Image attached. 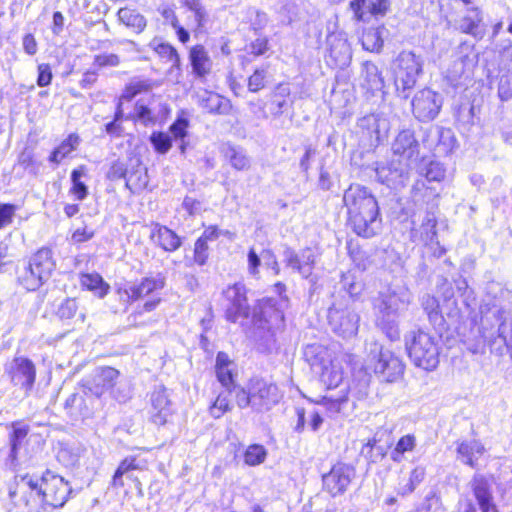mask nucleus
Instances as JSON below:
<instances>
[{
	"label": "nucleus",
	"instance_id": "1",
	"mask_svg": "<svg viewBox=\"0 0 512 512\" xmlns=\"http://www.w3.org/2000/svg\"><path fill=\"white\" fill-rule=\"evenodd\" d=\"M72 488L60 475L46 470L41 476L25 474L16 478V487L9 497L16 506L30 512H45L63 507Z\"/></svg>",
	"mask_w": 512,
	"mask_h": 512
},
{
	"label": "nucleus",
	"instance_id": "2",
	"mask_svg": "<svg viewBox=\"0 0 512 512\" xmlns=\"http://www.w3.org/2000/svg\"><path fill=\"white\" fill-rule=\"evenodd\" d=\"M343 203L348 223L358 236L371 238L378 233L381 223L378 202L366 187L350 185L344 192Z\"/></svg>",
	"mask_w": 512,
	"mask_h": 512
},
{
	"label": "nucleus",
	"instance_id": "3",
	"mask_svg": "<svg viewBox=\"0 0 512 512\" xmlns=\"http://www.w3.org/2000/svg\"><path fill=\"white\" fill-rule=\"evenodd\" d=\"M409 289L402 285L389 286L379 293L374 307L377 311L376 324L390 340L399 338L397 318L411 303Z\"/></svg>",
	"mask_w": 512,
	"mask_h": 512
},
{
	"label": "nucleus",
	"instance_id": "4",
	"mask_svg": "<svg viewBox=\"0 0 512 512\" xmlns=\"http://www.w3.org/2000/svg\"><path fill=\"white\" fill-rule=\"evenodd\" d=\"M405 346L413 364L426 371H433L439 364L440 340L423 331H410L405 335Z\"/></svg>",
	"mask_w": 512,
	"mask_h": 512
},
{
	"label": "nucleus",
	"instance_id": "5",
	"mask_svg": "<svg viewBox=\"0 0 512 512\" xmlns=\"http://www.w3.org/2000/svg\"><path fill=\"white\" fill-rule=\"evenodd\" d=\"M305 357L327 389L338 388L343 381V369L337 358H332L322 345L313 344L305 348Z\"/></svg>",
	"mask_w": 512,
	"mask_h": 512
},
{
	"label": "nucleus",
	"instance_id": "6",
	"mask_svg": "<svg viewBox=\"0 0 512 512\" xmlns=\"http://www.w3.org/2000/svg\"><path fill=\"white\" fill-rule=\"evenodd\" d=\"M366 364L382 381L389 383L398 381L405 370V365L398 356L376 342L370 345Z\"/></svg>",
	"mask_w": 512,
	"mask_h": 512
},
{
	"label": "nucleus",
	"instance_id": "7",
	"mask_svg": "<svg viewBox=\"0 0 512 512\" xmlns=\"http://www.w3.org/2000/svg\"><path fill=\"white\" fill-rule=\"evenodd\" d=\"M423 65V58L412 51H402L395 59L394 81L397 91L404 93V98L408 96L406 91L416 85L419 76L423 73Z\"/></svg>",
	"mask_w": 512,
	"mask_h": 512
},
{
	"label": "nucleus",
	"instance_id": "8",
	"mask_svg": "<svg viewBox=\"0 0 512 512\" xmlns=\"http://www.w3.org/2000/svg\"><path fill=\"white\" fill-rule=\"evenodd\" d=\"M411 105L415 118L422 122H428L439 114L443 105V97L429 88H424L416 92Z\"/></svg>",
	"mask_w": 512,
	"mask_h": 512
},
{
	"label": "nucleus",
	"instance_id": "9",
	"mask_svg": "<svg viewBox=\"0 0 512 512\" xmlns=\"http://www.w3.org/2000/svg\"><path fill=\"white\" fill-rule=\"evenodd\" d=\"M283 397L274 383L263 379L252 380V410L258 413L271 410Z\"/></svg>",
	"mask_w": 512,
	"mask_h": 512
},
{
	"label": "nucleus",
	"instance_id": "10",
	"mask_svg": "<svg viewBox=\"0 0 512 512\" xmlns=\"http://www.w3.org/2000/svg\"><path fill=\"white\" fill-rule=\"evenodd\" d=\"M359 315L350 308L333 305L328 310V322L332 330L343 338L357 334Z\"/></svg>",
	"mask_w": 512,
	"mask_h": 512
},
{
	"label": "nucleus",
	"instance_id": "11",
	"mask_svg": "<svg viewBox=\"0 0 512 512\" xmlns=\"http://www.w3.org/2000/svg\"><path fill=\"white\" fill-rule=\"evenodd\" d=\"M355 477V469L344 463L334 465L331 470L323 475V489L331 496L342 495L348 489Z\"/></svg>",
	"mask_w": 512,
	"mask_h": 512
},
{
	"label": "nucleus",
	"instance_id": "12",
	"mask_svg": "<svg viewBox=\"0 0 512 512\" xmlns=\"http://www.w3.org/2000/svg\"><path fill=\"white\" fill-rule=\"evenodd\" d=\"M165 286V279L161 275L154 277H145L138 284H129L124 288L117 290L121 301L127 305L130 302L137 301L148 295L153 294L156 291L162 290Z\"/></svg>",
	"mask_w": 512,
	"mask_h": 512
},
{
	"label": "nucleus",
	"instance_id": "13",
	"mask_svg": "<svg viewBox=\"0 0 512 512\" xmlns=\"http://www.w3.org/2000/svg\"><path fill=\"white\" fill-rule=\"evenodd\" d=\"M225 297L230 302L226 308V319L232 323L249 316L250 307L246 297V288L241 283L229 286L225 291Z\"/></svg>",
	"mask_w": 512,
	"mask_h": 512
},
{
	"label": "nucleus",
	"instance_id": "14",
	"mask_svg": "<svg viewBox=\"0 0 512 512\" xmlns=\"http://www.w3.org/2000/svg\"><path fill=\"white\" fill-rule=\"evenodd\" d=\"M11 382L25 391L32 389L36 379L34 363L26 357H15L6 368Z\"/></svg>",
	"mask_w": 512,
	"mask_h": 512
},
{
	"label": "nucleus",
	"instance_id": "15",
	"mask_svg": "<svg viewBox=\"0 0 512 512\" xmlns=\"http://www.w3.org/2000/svg\"><path fill=\"white\" fill-rule=\"evenodd\" d=\"M315 261L316 255L310 248H305L301 250L300 253H296L289 247L284 250V262L286 266L299 273L305 279L312 276Z\"/></svg>",
	"mask_w": 512,
	"mask_h": 512
},
{
	"label": "nucleus",
	"instance_id": "16",
	"mask_svg": "<svg viewBox=\"0 0 512 512\" xmlns=\"http://www.w3.org/2000/svg\"><path fill=\"white\" fill-rule=\"evenodd\" d=\"M329 47V61L338 68L349 65L352 52L347 38L342 33H332L327 37Z\"/></svg>",
	"mask_w": 512,
	"mask_h": 512
},
{
	"label": "nucleus",
	"instance_id": "17",
	"mask_svg": "<svg viewBox=\"0 0 512 512\" xmlns=\"http://www.w3.org/2000/svg\"><path fill=\"white\" fill-rule=\"evenodd\" d=\"M284 319L281 310L275 307L271 299L260 304V311L254 315V325L258 330L272 335V329L278 327Z\"/></svg>",
	"mask_w": 512,
	"mask_h": 512
},
{
	"label": "nucleus",
	"instance_id": "18",
	"mask_svg": "<svg viewBox=\"0 0 512 512\" xmlns=\"http://www.w3.org/2000/svg\"><path fill=\"white\" fill-rule=\"evenodd\" d=\"M455 444L457 460L472 468L478 465L479 459L486 453L484 444L477 439L458 440Z\"/></svg>",
	"mask_w": 512,
	"mask_h": 512
},
{
	"label": "nucleus",
	"instance_id": "19",
	"mask_svg": "<svg viewBox=\"0 0 512 512\" xmlns=\"http://www.w3.org/2000/svg\"><path fill=\"white\" fill-rule=\"evenodd\" d=\"M423 143L429 148H436L439 153L452 152L456 146V139L450 129L441 127L430 128L426 131Z\"/></svg>",
	"mask_w": 512,
	"mask_h": 512
},
{
	"label": "nucleus",
	"instance_id": "20",
	"mask_svg": "<svg viewBox=\"0 0 512 512\" xmlns=\"http://www.w3.org/2000/svg\"><path fill=\"white\" fill-rule=\"evenodd\" d=\"M436 225L437 219L435 213L432 211H427L422 220L420 228L412 229L411 237L413 241L423 243L426 246L438 244Z\"/></svg>",
	"mask_w": 512,
	"mask_h": 512
},
{
	"label": "nucleus",
	"instance_id": "21",
	"mask_svg": "<svg viewBox=\"0 0 512 512\" xmlns=\"http://www.w3.org/2000/svg\"><path fill=\"white\" fill-rule=\"evenodd\" d=\"M150 239L153 243L168 252H173L181 246L179 236L166 226H162L158 223L152 224Z\"/></svg>",
	"mask_w": 512,
	"mask_h": 512
},
{
	"label": "nucleus",
	"instance_id": "22",
	"mask_svg": "<svg viewBox=\"0 0 512 512\" xmlns=\"http://www.w3.org/2000/svg\"><path fill=\"white\" fill-rule=\"evenodd\" d=\"M119 376V371L112 367H100L94 371L90 391L100 397L105 391L111 389Z\"/></svg>",
	"mask_w": 512,
	"mask_h": 512
},
{
	"label": "nucleus",
	"instance_id": "23",
	"mask_svg": "<svg viewBox=\"0 0 512 512\" xmlns=\"http://www.w3.org/2000/svg\"><path fill=\"white\" fill-rule=\"evenodd\" d=\"M189 60L193 73L198 78H205L212 70V60L207 50L202 45H196L190 49Z\"/></svg>",
	"mask_w": 512,
	"mask_h": 512
},
{
	"label": "nucleus",
	"instance_id": "24",
	"mask_svg": "<svg viewBox=\"0 0 512 512\" xmlns=\"http://www.w3.org/2000/svg\"><path fill=\"white\" fill-rule=\"evenodd\" d=\"M470 484L481 511L495 512V505L492 501V495L487 480L483 476L475 475Z\"/></svg>",
	"mask_w": 512,
	"mask_h": 512
},
{
	"label": "nucleus",
	"instance_id": "25",
	"mask_svg": "<svg viewBox=\"0 0 512 512\" xmlns=\"http://www.w3.org/2000/svg\"><path fill=\"white\" fill-rule=\"evenodd\" d=\"M29 265L38 273L46 282L55 269V261L52 251L49 248L39 249L30 259Z\"/></svg>",
	"mask_w": 512,
	"mask_h": 512
},
{
	"label": "nucleus",
	"instance_id": "26",
	"mask_svg": "<svg viewBox=\"0 0 512 512\" xmlns=\"http://www.w3.org/2000/svg\"><path fill=\"white\" fill-rule=\"evenodd\" d=\"M392 150L394 154L408 160L416 156L418 154V142L414 133L410 130L401 131L392 145Z\"/></svg>",
	"mask_w": 512,
	"mask_h": 512
},
{
	"label": "nucleus",
	"instance_id": "27",
	"mask_svg": "<svg viewBox=\"0 0 512 512\" xmlns=\"http://www.w3.org/2000/svg\"><path fill=\"white\" fill-rule=\"evenodd\" d=\"M152 408L155 413L152 414V420L157 425L166 423L170 414V401L164 388H159L152 393Z\"/></svg>",
	"mask_w": 512,
	"mask_h": 512
},
{
	"label": "nucleus",
	"instance_id": "28",
	"mask_svg": "<svg viewBox=\"0 0 512 512\" xmlns=\"http://www.w3.org/2000/svg\"><path fill=\"white\" fill-rule=\"evenodd\" d=\"M29 432V426L21 423L15 422L12 424V432L9 435V443H10V454L9 458L12 461H15L18 456V452L20 448L25 443L26 437Z\"/></svg>",
	"mask_w": 512,
	"mask_h": 512
},
{
	"label": "nucleus",
	"instance_id": "29",
	"mask_svg": "<svg viewBox=\"0 0 512 512\" xmlns=\"http://www.w3.org/2000/svg\"><path fill=\"white\" fill-rule=\"evenodd\" d=\"M148 185V175L146 169L136 160V166L128 171L126 187L133 193H139Z\"/></svg>",
	"mask_w": 512,
	"mask_h": 512
},
{
	"label": "nucleus",
	"instance_id": "30",
	"mask_svg": "<svg viewBox=\"0 0 512 512\" xmlns=\"http://www.w3.org/2000/svg\"><path fill=\"white\" fill-rule=\"evenodd\" d=\"M156 85H157L156 82H154L150 79L134 77L126 85V87L123 91V94L121 96V99L130 101L136 95L152 90Z\"/></svg>",
	"mask_w": 512,
	"mask_h": 512
},
{
	"label": "nucleus",
	"instance_id": "31",
	"mask_svg": "<svg viewBox=\"0 0 512 512\" xmlns=\"http://www.w3.org/2000/svg\"><path fill=\"white\" fill-rule=\"evenodd\" d=\"M482 22V15L478 8L473 7L467 10V14L459 21V29L466 34L478 36L481 34L479 26Z\"/></svg>",
	"mask_w": 512,
	"mask_h": 512
},
{
	"label": "nucleus",
	"instance_id": "32",
	"mask_svg": "<svg viewBox=\"0 0 512 512\" xmlns=\"http://www.w3.org/2000/svg\"><path fill=\"white\" fill-rule=\"evenodd\" d=\"M118 19L126 27L133 29L136 33H140L146 27L145 18L137 11L130 8H121L118 11Z\"/></svg>",
	"mask_w": 512,
	"mask_h": 512
},
{
	"label": "nucleus",
	"instance_id": "33",
	"mask_svg": "<svg viewBox=\"0 0 512 512\" xmlns=\"http://www.w3.org/2000/svg\"><path fill=\"white\" fill-rule=\"evenodd\" d=\"M80 143V138L77 134H70L62 143L52 152L49 157L50 162L60 163L66 156L74 151Z\"/></svg>",
	"mask_w": 512,
	"mask_h": 512
},
{
	"label": "nucleus",
	"instance_id": "34",
	"mask_svg": "<svg viewBox=\"0 0 512 512\" xmlns=\"http://www.w3.org/2000/svg\"><path fill=\"white\" fill-rule=\"evenodd\" d=\"M83 287L93 291L98 297L103 298L109 291V285L104 282L103 278L97 274H83L80 278Z\"/></svg>",
	"mask_w": 512,
	"mask_h": 512
},
{
	"label": "nucleus",
	"instance_id": "35",
	"mask_svg": "<svg viewBox=\"0 0 512 512\" xmlns=\"http://www.w3.org/2000/svg\"><path fill=\"white\" fill-rule=\"evenodd\" d=\"M358 126L370 139V145H376L380 139V120L375 115H367L361 118Z\"/></svg>",
	"mask_w": 512,
	"mask_h": 512
},
{
	"label": "nucleus",
	"instance_id": "36",
	"mask_svg": "<svg viewBox=\"0 0 512 512\" xmlns=\"http://www.w3.org/2000/svg\"><path fill=\"white\" fill-rule=\"evenodd\" d=\"M85 453L82 445H65L57 453V458L65 466H75Z\"/></svg>",
	"mask_w": 512,
	"mask_h": 512
},
{
	"label": "nucleus",
	"instance_id": "37",
	"mask_svg": "<svg viewBox=\"0 0 512 512\" xmlns=\"http://www.w3.org/2000/svg\"><path fill=\"white\" fill-rule=\"evenodd\" d=\"M18 282L27 291H35L45 281L36 271H34L31 265L28 264V266L24 267V269L19 273Z\"/></svg>",
	"mask_w": 512,
	"mask_h": 512
},
{
	"label": "nucleus",
	"instance_id": "38",
	"mask_svg": "<svg viewBox=\"0 0 512 512\" xmlns=\"http://www.w3.org/2000/svg\"><path fill=\"white\" fill-rule=\"evenodd\" d=\"M84 176H86V167L83 165L71 172L72 187L70 192L80 201L84 200L88 195V188L81 181V178Z\"/></svg>",
	"mask_w": 512,
	"mask_h": 512
},
{
	"label": "nucleus",
	"instance_id": "39",
	"mask_svg": "<svg viewBox=\"0 0 512 512\" xmlns=\"http://www.w3.org/2000/svg\"><path fill=\"white\" fill-rule=\"evenodd\" d=\"M347 401V390L346 388H342L337 396L325 395L318 402L320 405L324 406L329 416H334L335 414L340 412L341 406Z\"/></svg>",
	"mask_w": 512,
	"mask_h": 512
},
{
	"label": "nucleus",
	"instance_id": "40",
	"mask_svg": "<svg viewBox=\"0 0 512 512\" xmlns=\"http://www.w3.org/2000/svg\"><path fill=\"white\" fill-rule=\"evenodd\" d=\"M138 465L136 463V459L132 457H127L121 461L118 468L116 469L111 485L114 488H121L124 486L123 476L129 477V472L138 469Z\"/></svg>",
	"mask_w": 512,
	"mask_h": 512
},
{
	"label": "nucleus",
	"instance_id": "41",
	"mask_svg": "<svg viewBox=\"0 0 512 512\" xmlns=\"http://www.w3.org/2000/svg\"><path fill=\"white\" fill-rule=\"evenodd\" d=\"M225 156L231 166L237 170H247L250 167V159L246 153L237 147L228 146L225 149Z\"/></svg>",
	"mask_w": 512,
	"mask_h": 512
},
{
	"label": "nucleus",
	"instance_id": "42",
	"mask_svg": "<svg viewBox=\"0 0 512 512\" xmlns=\"http://www.w3.org/2000/svg\"><path fill=\"white\" fill-rule=\"evenodd\" d=\"M416 446V438L414 435L407 434L402 436L396 443L395 448L391 452V459L394 462H401L405 452H411Z\"/></svg>",
	"mask_w": 512,
	"mask_h": 512
},
{
	"label": "nucleus",
	"instance_id": "43",
	"mask_svg": "<svg viewBox=\"0 0 512 512\" xmlns=\"http://www.w3.org/2000/svg\"><path fill=\"white\" fill-rule=\"evenodd\" d=\"M421 305L431 323L437 324L442 320L439 302L434 296L430 294L423 295Z\"/></svg>",
	"mask_w": 512,
	"mask_h": 512
},
{
	"label": "nucleus",
	"instance_id": "44",
	"mask_svg": "<svg viewBox=\"0 0 512 512\" xmlns=\"http://www.w3.org/2000/svg\"><path fill=\"white\" fill-rule=\"evenodd\" d=\"M266 457V448L259 444H252L248 446L244 453V461L249 466H257L262 464Z\"/></svg>",
	"mask_w": 512,
	"mask_h": 512
},
{
	"label": "nucleus",
	"instance_id": "45",
	"mask_svg": "<svg viewBox=\"0 0 512 512\" xmlns=\"http://www.w3.org/2000/svg\"><path fill=\"white\" fill-rule=\"evenodd\" d=\"M363 69L368 88L371 90H380L384 85V81L379 73L378 67L371 62H366L363 65Z\"/></svg>",
	"mask_w": 512,
	"mask_h": 512
},
{
	"label": "nucleus",
	"instance_id": "46",
	"mask_svg": "<svg viewBox=\"0 0 512 512\" xmlns=\"http://www.w3.org/2000/svg\"><path fill=\"white\" fill-rule=\"evenodd\" d=\"M362 46L367 51H379L383 46L381 33L378 29H368L361 37Z\"/></svg>",
	"mask_w": 512,
	"mask_h": 512
},
{
	"label": "nucleus",
	"instance_id": "47",
	"mask_svg": "<svg viewBox=\"0 0 512 512\" xmlns=\"http://www.w3.org/2000/svg\"><path fill=\"white\" fill-rule=\"evenodd\" d=\"M481 313L485 316L491 315L497 322L502 323L505 320L507 314V308L505 305L496 303V301H490L483 303L480 307Z\"/></svg>",
	"mask_w": 512,
	"mask_h": 512
},
{
	"label": "nucleus",
	"instance_id": "48",
	"mask_svg": "<svg viewBox=\"0 0 512 512\" xmlns=\"http://www.w3.org/2000/svg\"><path fill=\"white\" fill-rule=\"evenodd\" d=\"M202 106L209 113H224L228 106L226 100L216 93H209L205 99H202Z\"/></svg>",
	"mask_w": 512,
	"mask_h": 512
},
{
	"label": "nucleus",
	"instance_id": "49",
	"mask_svg": "<svg viewBox=\"0 0 512 512\" xmlns=\"http://www.w3.org/2000/svg\"><path fill=\"white\" fill-rule=\"evenodd\" d=\"M229 393L230 389H227L226 392L219 393L213 405L210 407V414L212 417L218 419L225 412L230 410Z\"/></svg>",
	"mask_w": 512,
	"mask_h": 512
},
{
	"label": "nucleus",
	"instance_id": "50",
	"mask_svg": "<svg viewBox=\"0 0 512 512\" xmlns=\"http://www.w3.org/2000/svg\"><path fill=\"white\" fill-rule=\"evenodd\" d=\"M150 141L159 154H166L172 146L170 136L164 132H153Z\"/></svg>",
	"mask_w": 512,
	"mask_h": 512
},
{
	"label": "nucleus",
	"instance_id": "51",
	"mask_svg": "<svg viewBox=\"0 0 512 512\" xmlns=\"http://www.w3.org/2000/svg\"><path fill=\"white\" fill-rule=\"evenodd\" d=\"M371 6L373 0H353L350 3V8L358 21H365L366 15H371Z\"/></svg>",
	"mask_w": 512,
	"mask_h": 512
},
{
	"label": "nucleus",
	"instance_id": "52",
	"mask_svg": "<svg viewBox=\"0 0 512 512\" xmlns=\"http://www.w3.org/2000/svg\"><path fill=\"white\" fill-rule=\"evenodd\" d=\"M425 469L421 466L414 468L409 477V483L401 488L402 495L412 493L415 488L424 480Z\"/></svg>",
	"mask_w": 512,
	"mask_h": 512
},
{
	"label": "nucleus",
	"instance_id": "53",
	"mask_svg": "<svg viewBox=\"0 0 512 512\" xmlns=\"http://www.w3.org/2000/svg\"><path fill=\"white\" fill-rule=\"evenodd\" d=\"M277 91L278 92L273 100V105H275L274 114L279 115L282 114L289 105V102L285 96H289L290 90L286 85L280 84L277 87Z\"/></svg>",
	"mask_w": 512,
	"mask_h": 512
},
{
	"label": "nucleus",
	"instance_id": "54",
	"mask_svg": "<svg viewBox=\"0 0 512 512\" xmlns=\"http://www.w3.org/2000/svg\"><path fill=\"white\" fill-rule=\"evenodd\" d=\"M235 401L240 409L252 408V381L249 382L247 389L242 387L236 389Z\"/></svg>",
	"mask_w": 512,
	"mask_h": 512
},
{
	"label": "nucleus",
	"instance_id": "55",
	"mask_svg": "<svg viewBox=\"0 0 512 512\" xmlns=\"http://www.w3.org/2000/svg\"><path fill=\"white\" fill-rule=\"evenodd\" d=\"M78 310V305L75 299L67 298L65 299L57 309V315L61 319H71L75 316Z\"/></svg>",
	"mask_w": 512,
	"mask_h": 512
},
{
	"label": "nucleus",
	"instance_id": "56",
	"mask_svg": "<svg viewBox=\"0 0 512 512\" xmlns=\"http://www.w3.org/2000/svg\"><path fill=\"white\" fill-rule=\"evenodd\" d=\"M17 211V206L9 203L0 204V229L10 225L13 222Z\"/></svg>",
	"mask_w": 512,
	"mask_h": 512
},
{
	"label": "nucleus",
	"instance_id": "57",
	"mask_svg": "<svg viewBox=\"0 0 512 512\" xmlns=\"http://www.w3.org/2000/svg\"><path fill=\"white\" fill-rule=\"evenodd\" d=\"M265 69H256L254 73L248 79V89L251 92H258L265 86L266 79Z\"/></svg>",
	"mask_w": 512,
	"mask_h": 512
},
{
	"label": "nucleus",
	"instance_id": "58",
	"mask_svg": "<svg viewBox=\"0 0 512 512\" xmlns=\"http://www.w3.org/2000/svg\"><path fill=\"white\" fill-rule=\"evenodd\" d=\"M425 177L428 181L440 182L445 177V168L439 162H430L426 167Z\"/></svg>",
	"mask_w": 512,
	"mask_h": 512
},
{
	"label": "nucleus",
	"instance_id": "59",
	"mask_svg": "<svg viewBox=\"0 0 512 512\" xmlns=\"http://www.w3.org/2000/svg\"><path fill=\"white\" fill-rule=\"evenodd\" d=\"M208 258V245L204 238H198L194 247V259L199 265H204Z\"/></svg>",
	"mask_w": 512,
	"mask_h": 512
},
{
	"label": "nucleus",
	"instance_id": "60",
	"mask_svg": "<svg viewBox=\"0 0 512 512\" xmlns=\"http://www.w3.org/2000/svg\"><path fill=\"white\" fill-rule=\"evenodd\" d=\"M94 64L98 67H117L120 57L117 54H99L94 57Z\"/></svg>",
	"mask_w": 512,
	"mask_h": 512
},
{
	"label": "nucleus",
	"instance_id": "61",
	"mask_svg": "<svg viewBox=\"0 0 512 512\" xmlns=\"http://www.w3.org/2000/svg\"><path fill=\"white\" fill-rule=\"evenodd\" d=\"M498 95L502 101L512 99V76H503L500 79Z\"/></svg>",
	"mask_w": 512,
	"mask_h": 512
},
{
	"label": "nucleus",
	"instance_id": "62",
	"mask_svg": "<svg viewBox=\"0 0 512 512\" xmlns=\"http://www.w3.org/2000/svg\"><path fill=\"white\" fill-rule=\"evenodd\" d=\"M135 117L137 120L147 125L153 123L155 118L152 115L151 110L143 104L137 103L135 105Z\"/></svg>",
	"mask_w": 512,
	"mask_h": 512
},
{
	"label": "nucleus",
	"instance_id": "63",
	"mask_svg": "<svg viewBox=\"0 0 512 512\" xmlns=\"http://www.w3.org/2000/svg\"><path fill=\"white\" fill-rule=\"evenodd\" d=\"M128 171L129 170H127L122 162L117 161L111 165L107 173V177L111 180H117L121 178L127 179Z\"/></svg>",
	"mask_w": 512,
	"mask_h": 512
},
{
	"label": "nucleus",
	"instance_id": "64",
	"mask_svg": "<svg viewBox=\"0 0 512 512\" xmlns=\"http://www.w3.org/2000/svg\"><path fill=\"white\" fill-rule=\"evenodd\" d=\"M218 381L227 389L233 385V375L230 367H219L215 369Z\"/></svg>",
	"mask_w": 512,
	"mask_h": 512
}]
</instances>
